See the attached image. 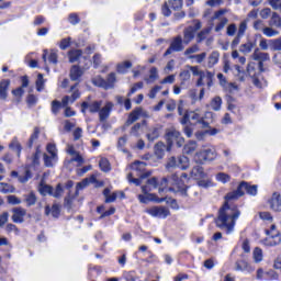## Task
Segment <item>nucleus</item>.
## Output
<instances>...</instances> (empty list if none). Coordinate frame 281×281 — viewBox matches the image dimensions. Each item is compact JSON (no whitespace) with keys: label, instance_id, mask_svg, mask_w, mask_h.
<instances>
[{"label":"nucleus","instance_id":"6ab92c4d","mask_svg":"<svg viewBox=\"0 0 281 281\" xmlns=\"http://www.w3.org/2000/svg\"><path fill=\"white\" fill-rule=\"evenodd\" d=\"M45 214L46 216H49V214H52V216L54 218H58V216H60V206L58 204H53L52 209L47 205L45 207Z\"/></svg>","mask_w":281,"mask_h":281},{"label":"nucleus","instance_id":"6e6d98bb","mask_svg":"<svg viewBox=\"0 0 281 281\" xmlns=\"http://www.w3.org/2000/svg\"><path fill=\"white\" fill-rule=\"evenodd\" d=\"M180 80H181V85H184L186 82H188V80H190V70H182L180 72Z\"/></svg>","mask_w":281,"mask_h":281},{"label":"nucleus","instance_id":"bf43d9fd","mask_svg":"<svg viewBox=\"0 0 281 281\" xmlns=\"http://www.w3.org/2000/svg\"><path fill=\"white\" fill-rule=\"evenodd\" d=\"M54 161H56V159L52 158V156H48L47 154H44V164L46 168H53Z\"/></svg>","mask_w":281,"mask_h":281},{"label":"nucleus","instance_id":"79ce46f5","mask_svg":"<svg viewBox=\"0 0 281 281\" xmlns=\"http://www.w3.org/2000/svg\"><path fill=\"white\" fill-rule=\"evenodd\" d=\"M9 147L11 148V150H16L18 157H21L22 147H21V143H19V140L13 139V140L10 143Z\"/></svg>","mask_w":281,"mask_h":281},{"label":"nucleus","instance_id":"9b49d317","mask_svg":"<svg viewBox=\"0 0 281 281\" xmlns=\"http://www.w3.org/2000/svg\"><path fill=\"white\" fill-rule=\"evenodd\" d=\"M13 215H12V221L13 223H25V214H27V211L23 207H14L12 210Z\"/></svg>","mask_w":281,"mask_h":281},{"label":"nucleus","instance_id":"c756f323","mask_svg":"<svg viewBox=\"0 0 281 281\" xmlns=\"http://www.w3.org/2000/svg\"><path fill=\"white\" fill-rule=\"evenodd\" d=\"M14 187L12 184L5 183V182H1L0 183V192H2V194H12L14 192Z\"/></svg>","mask_w":281,"mask_h":281},{"label":"nucleus","instance_id":"72a5a7b5","mask_svg":"<svg viewBox=\"0 0 281 281\" xmlns=\"http://www.w3.org/2000/svg\"><path fill=\"white\" fill-rule=\"evenodd\" d=\"M218 58H221V54L216 50L211 53L209 56V67H214L218 63Z\"/></svg>","mask_w":281,"mask_h":281},{"label":"nucleus","instance_id":"de8ad7c7","mask_svg":"<svg viewBox=\"0 0 281 281\" xmlns=\"http://www.w3.org/2000/svg\"><path fill=\"white\" fill-rule=\"evenodd\" d=\"M263 34L265 36H268V38H271L273 36H278V34H280V32L273 30L272 27L266 26V29H263Z\"/></svg>","mask_w":281,"mask_h":281},{"label":"nucleus","instance_id":"13d9d810","mask_svg":"<svg viewBox=\"0 0 281 281\" xmlns=\"http://www.w3.org/2000/svg\"><path fill=\"white\" fill-rule=\"evenodd\" d=\"M47 153H49L52 159H58V155H56V145L48 144L47 145Z\"/></svg>","mask_w":281,"mask_h":281},{"label":"nucleus","instance_id":"f8f14e48","mask_svg":"<svg viewBox=\"0 0 281 281\" xmlns=\"http://www.w3.org/2000/svg\"><path fill=\"white\" fill-rule=\"evenodd\" d=\"M269 205L273 212H281V195L278 192L272 194V198L269 200Z\"/></svg>","mask_w":281,"mask_h":281},{"label":"nucleus","instance_id":"c03bdc74","mask_svg":"<svg viewBox=\"0 0 281 281\" xmlns=\"http://www.w3.org/2000/svg\"><path fill=\"white\" fill-rule=\"evenodd\" d=\"M48 63H50V65H58V52L52 49L49 55H48Z\"/></svg>","mask_w":281,"mask_h":281},{"label":"nucleus","instance_id":"4468645a","mask_svg":"<svg viewBox=\"0 0 281 281\" xmlns=\"http://www.w3.org/2000/svg\"><path fill=\"white\" fill-rule=\"evenodd\" d=\"M195 34L196 33L194 32V29H192V25L186 27L183 30V40H182L184 45H190V43H192V41H194Z\"/></svg>","mask_w":281,"mask_h":281},{"label":"nucleus","instance_id":"cd10ccee","mask_svg":"<svg viewBox=\"0 0 281 281\" xmlns=\"http://www.w3.org/2000/svg\"><path fill=\"white\" fill-rule=\"evenodd\" d=\"M116 80L117 79L115 77V72H110L105 79V85L108 89H113L115 87Z\"/></svg>","mask_w":281,"mask_h":281},{"label":"nucleus","instance_id":"bb28decb","mask_svg":"<svg viewBox=\"0 0 281 281\" xmlns=\"http://www.w3.org/2000/svg\"><path fill=\"white\" fill-rule=\"evenodd\" d=\"M271 52H281V38L269 40Z\"/></svg>","mask_w":281,"mask_h":281},{"label":"nucleus","instance_id":"49530a36","mask_svg":"<svg viewBox=\"0 0 281 281\" xmlns=\"http://www.w3.org/2000/svg\"><path fill=\"white\" fill-rule=\"evenodd\" d=\"M40 192L44 196H47V194H49L52 196V193L54 192V188L49 184H44L41 187Z\"/></svg>","mask_w":281,"mask_h":281},{"label":"nucleus","instance_id":"b1692460","mask_svg":"<svg viewBox=\"0 0 281 281\" xmlns=\"http://www.w3.org/2000/svg\"><path fill=\"white\" fill-rule=\"evenodd\" d=\"M196 142L190 140L187 145L183 147L184 155H192L196 150Z\"/></svg>","mask_w":281,"mask_h":281},{"label":"nucleus","instance_id":"f3484780","mask_svg":"<svg viewBox=\"0 0 281 281\" xmlns=\"http://www.w3.org/2000/svg\"><path fill=\"white\" fill-rule=\"evenodd\" d=\"M236 271H248V273H251L254 271V268L249 266V263L246 260H238L235 263Z\"/></svg>","mask_w":281,"mask_h":281},{"label":"nucleus","instance_id":"2eb2a0df","mask_svg":"<svg viewBox=\"0 0 281 281\" xmlns=\"http://www.w3.org/2000/svg\"><path fill=\"white\" fill-rule=\"evenodd\" d=\"M150 171L140 173L139 178H133V173L127 175V180L130 183H135L136 186H142V180L148 179L150 177Z\"/></svg>","mask_w":281,"mask_h":281},{"label":"nucleus","instance_id":"f257e3e1","mask_svg":"<svg viewBox=\"0 0 281 281\" xmlns=\"http://www.w3.org/2000/svg\"><path fill=\"white\" fill-rule=\"evenodd\" d=\"M240 216V210L236 205H229L225 202L224 205L218 210L217 217L215 218V225L218 229H224L226 234H232L234 227H236V221Z\"/></svg>","mask_w":281,"mask_h":281},{"label":"nucleus","instance_id":"20e7f679","mask_svg":"<svg viewBox=\"0 0 281 281\" xmlns=\"http://www.w3.org/2000/svg\"><path fill=\"white\" fill-rule=\"evenodd\" d=\"M249 194L250 196H256L258 194V186L249 184L248 182L243 181L238 187L237 190L229 192L226 194V201H236V199H240V196H245Z\"/></svg>","mask_w":281,"mask_h":281},{"label":"nucleus","instance_id":"0e129e2a","mask_svg":"<svg viewBox=\"0 0 281 281\" xmlns=\"http://www.w3.org/2000/svg\"><path fill=\"white\" fill-rule=\"evenodd\" d=\"M68 21L69 23H71V25H78V23H80V18L76 13H70L68 16Z\"/></svg>","mask_w":281,"mask_h":281},{"label":"nucleus","instance_id":"4be33fe9","mask_svg":"<svg viewBox=\"0 0 281 281\" xmlns=\"http://www.w3.org/2000/svg\"><path fill=\"white\" fill-rule=\"evenodd\" d=\"M267 245L269 247H276V245H280L281 238L280 235L278 233L276 234H271L267 239Z\"/></svg>","mask_w":281,"mask_h":281},{"label":"nucleus","instance_id":"58836bf2","mask_svg":"<svg viewBox=\"0 0 281 281\" xmlns=\"http://www.w3.org/2000/svg\"><path fill=\"white\" fill-rule=\"evenodd\" d=\"M171 10H181V8H183V0H169L168 1Z\"/></svg>","mask_w":281,"mask_h":281},{"label":"nucleus","instance_id":"473e14b6","mask_svg":"<svg viewBox=\"0 0 281 281\" xmlns=\"http://www.w3.org/2000/svg\"><path fill=\"white\" fill-rule=\"evenodd\" d=\"M166 168H167V170H172L175 168H179V159H177V157H175V156L169 157Z\"/></svg>","mask_w":281,"mask_h":281},{"label":"nucleus","instance_id":"69168bd1","mask_svg":"<svg viewBox=\"0 0 281 281\" xmlns=\"http://www.w3.org/2000/svg\"><path fill=\"white\" fill-rule=\"evenodd\" d=\"M259 47L262 52H267V49H270L269 47V40L267 38H261L259 42Z\"/></svg>","mask_w":281,"mask_h":281},{"label":"nucleus","instance_id":"1a4fd4ad","mask_svg":"<svg viewBox=\"0 0 281 281\" xmlns=\"http://www.w3.org/2000/svg\"><path fill=\"white\" fill-rule=\"evenodd\" d=\"M142 115V108H136V109H134L131 113H130V115H128V117H127V120H126V122H125V124H124V126H123V130H126V128H128V126H131L132 124H135V122H137L138 120H139V116Z\"/></svg>","mask_w":281,"mask_h":281},{"label":"nucleus","instance_id":"ddd939ff","mask_svg":"<svg viewBox=\"0 0 281 281\" xmlns=\"http://www.w3.org/2000/svg\"><path fill=\"white\" fill-rule=\"evenodd\" d=\"M252 60L258 61H266L271 60V57L269 56V53L261 52L260 48H255L252 55H251Z\"/></svg>","mask_w":281,"mask_h":281},{"label":"nucleus","instance_id":"4d7b16f0","mask_svg":"<svg viewBox=\"0 0 281 281\" xmlns=\"http://www.w3.org/2000/svg\"><path fill=\"white\" fill-rule=\"evenodd\" d=\"M43 87H45V80L43 79V74H38L36 80L37 91H43Z\"/></svg>","mask_w":281,"mask_h":281},{"label":"nucleus","instance_id":"412c9836","mask_svg":"<svg viewBox=\"0 0 281 281\" xmlns=\"http://www.w3.org/2000/svg\"><path fill=\"white\" fill-rule=\"evenodd\" d=\"M159 135H160L159 127H150L146 137L148 142H155L156 139H159Z\"/></svg>","mask_w":281,"mask_h":281},{"label":"nucleus","instance_id":"5fc2aeb1","mask_svg":"<svg viewBox=\"0 0 281 281\" xmlns=\"http://www.w3.org/2000/svg\"><path fill=\"white\" fill-rule=\"evenodd\" d=\"M254 260L255 262H262V249L259 247L254 250Z\"/></svg>","mask_w":281,"mask_h":281},{"label":"nucleus","instance_id":"338daca9","mask_svg":"<svg viewBox=\"0 0 281 281\" xmlns=\"http://www.w3.org/2000/svg\"><path fill=\"white\" fill-rule=\"evenodd\" d=\"M217 181H221L222 183H227L229 181V175L220 172L216 176Z\"/></svg>","mask_w":281,"mask_h":281},{"label":"nucleus","instance_id":"8fccbe9b","mask_svg":"<svg viewBox=\"0 0 281 281\" xmlns=\"http://www.w3.org/2000/svg\"><path fill=\"white\" fill-rule=\"evenodd\" d=\"M25 201L29 206L36 205V194L34 192L26 194Z\"/></svg>","mask_w":281,"mask_h":281},{"label":"nucleus","instance_id":"3c124183","mask_svg":"<svg viewBox=\"0 0 281 281\" xmlns=\"http://www.w3.org/2000/svg\"><path fill=\"white\" fill-rule=\"evenodd\" d=\"M64 205L67 207V210H71V207H74V196H71V193H68V195L65 198Z\"/></svg>","mask_w":281,"mask_h":281},{"label":"nucleus","instance_id":"aec40b11","mask_svg":"<svg viewBox=\"0 0 281 281\" xmlns=\"http://www.w3.org/2000/svg\"><path fill=\"white\" fill-rule=\"evenodd\" d=\"M131 67H133V63L126 60L116 65V71L117 74H127V69H131Z\"/></svg>","mask_w":281,"mask_h":281},{"label":"nucleus","instance_id":"774afa93","mask_svg":"<svg viewBox=\"0 0 281 281\" xmlns=\"http://www.w3.org/2000/svg\"><path fill=\"white\" fill-rule=\"evenodd\" d=\"M192 175H194V177H203V175H204L203 167H201V166L193 167Z\"/></svg>","mask_w":281,"mask_h":281},{"label":"nucleus","instance_id":"a878e982","mask_svg":"<svg viewBox=\"0 0 281 281\" xmlns=\"http://www.w3.org/2000/svg\"><path fill=\"white\" fill-rule=\"evenodd\" d=\"M178 164L181 170H188L190 168V158L188 156H180L178 157Z\"/></svg>","mask_w":281,"mask_h":281},{"label":"nucleus","instance_id":"680f3d73","mask_svg":"<svg viewBox=\"0 0 281 281\" xmlns=\"http://www.w3.org/2000/svg\"><path fill=\"white\" fill-rule=\"evenodd\" d=\"M227 23H229V20L227 18H223L221 22L215 26V32H221L224 30Z\"/></svg>","mask_w":281,"mask_h":281},{"label":"nucleus","instance_id":"603ef678","mask_svg":"<svg viewBox=\"0 0 281 281\" xmlns=\"http://www.w3.org/2000/svg\"><path fill=\"white\" fill-rule=\"evenodd\" d=\"M189 115V120H192V122H194V124H199V122H201V115L194 111H190L188 112Z\"/></svg>","mask_w":281,"mask_h":281},{"label":"nucleus","instance_id":"37998d69","mask_svg":"<svg viewBox=\"0 0 281 281\" xmlns=\"http://www.w3.org/2000/svg\"><path fill=\"white\" fill-rule=\"evenodd\" d=\"M196 60V63L199 65H201V63H203V60H205V58H207V53H201V54H198V55H191L189 56V60Z\"/></svg>","mask_w":281,"mask_h":281},{"label":"nucleus","instance_id":"09e8293b","mask_svg":"<svg viewBox=\"0 0 281 281\" xmlns=\"http://www.w3.org/2000/svg\"><path fill=\"white\" fill-rule=\"evenodd\" d=\"M18 179L20 183H27V181L32 179V172L29 169H26L24 176H19Z\"/></svg>","mask_w":281,"mask_h":281},{"label":"nucleus","instance_id":"39448f33","mask_svg":"<svg viewBox=\"0 0 281 281\" xmlns=\"http://www.w3.org/2000/svg\"><path fill=\"white\" fill-rule=\"evenodd\" d=\"M166 137H167V150H170L175 143L178 148H181L183 144H186V138L181 136V132L175 128L168 130L166 132Z\"/></svg>","mask_w":281,"mask_h":281},{"label":"nucleus","instance_id":"0eeeda50","mask_svg":"<svg viewBox=\"0 0 281 281\" xmlns=\"http://www.w3.org/2000/svg\"><path fill=\"white\" fill-rule=\"evenodd\" d=\"M147 214L155 218H168L170 216V210L166 206H153L147 210Z\"/></svg>","mask_w":281,"mask_h":281},{"label":"nucleus","instance_id":"7c9ffc66","mask_svg":"<svg viewBox=\"0 0 281 281\" xmlns=\"http://www.w3.org/2000/svg\"><path fill=\"white\" fill-rule=\"evenodd\" d=\"M77 87L78 82L70 87V92H72L70 95V104H74L75 101L80 98V90H76Z\"/></svg>","mask_w":281,"mask_h":281},{"label":"nucleus","instance_id":"6e6552de","mask_svg":"<svg viewBox=\"0 0 281 281\" xmlns=\"http://www.w3.org/2000/svg\"><path fill=\"white\" fill-rule=\"evenodd\" d=\"M196 162L203 164V161H214L216 159V151L214 149H204L196 154Z\"/></svg>","mask_w":281,"mask_h":281},{"label":"nucleus","instance_id":"864d4df0","mask_svg":"<svg viewBox=\"0 0 281 281\" xmlns=\"http://www.w3.org/2000/svg\"><path fill=\"white\" fill-rule=\"evenodd\" d=\"M265 22L262 20H256L254 22V30H256L257 32H265Z\"/></svg>","mask_w":281,"mask_h":281},{"label":"nucleus","instance_id":"7ed1b4c3","mask_svg":"<svg viewBox=\"0 0 281 281\" xmlns=\"http://www.w3.org/2000/svg\"><path fill=\"white\" fill-rule=\"evenodd\" d=\"M169 188V192H175L176 196H188V186L178 177L177 173L165 177L160 181L159 192L164 191V188Z\"/></svg>","mask_w":281,"mask_h":281},{"label":"nucleus","instance_id":"c9c22d12","mask_svg":"<svg viewBox=\"0 0 281 281\" xmlns=\"http://www.w3.org/2000/svg\"><path fill=\"white\" fill-rule=\"evenodd\" d=\"M132 170H135L136 172H144L146 170V162L144 161H135L131 165Z\"/></svg>","mask_w":281,"mask_h":281},{"label":"nucleus","instance_id":"393cba45","mask_svg":"<svg viewBox=\"0 0 281 281\" xmlns=\"http://www.w3.org/2000/svg\"><path fill=\"white\" fill-rule=\"evenodd\" d=\"M256 47V43L254 42H247L246 44H241L239 47V52L241 54H251V50Z\"/></svg>","mask_w":281,"mask_h":281},{"label":"nucleus","instance_id":"ea45409f","mask_svg":"<svg viewBox=\"0 0 281 281\" xmlns=\"http://www.w3.org/2000/svg\"><path fill=\"white\" fill-rule=\"evenodd\" d=\"M92 82L95 87H101V89L109 90V88L106 86V79H103L102 77H98V78L93 79Z\"/></svg>","mask_w":281,"mask_h":281},{"label":"nucleus","instance_id":"e433bc0d","mask_svg":"<svg viewBox=\"0 0 281 281\" xmlns=\"http://www.w3.org/2000/svg\"><path fill=\"white\" fill-rule=\"evenodd\" d=\"M222 104H223V99H221V97H215L211 101V108L213 109V111H221Z\"/></svg>","mask_w":281,"mask_h":281},{"label":"nucleus","instance_id":"4c0bfd02","mask_svg":"<svg viewBox=\"0 0 281 281\" xmlns=\"http://www.w3.org/2000/svg\"><path fill=\"white\" fill-rule=\"evenodd\" d=\"M38 135H41V130H38V127H35L34 128V132L33 134L31 135L30 139H29V143H27V146L30 148H32V146H34V142H36V139H38Z\"/></svg>","mask_w":281,"mask_h":281},{"label":"nucleus","instance_id":"a19ab883","mask_svg":"<svg viewBox=\"0 0 281 281\" xmlns=\"http://www.w3.org/2000/svg\"><path fill=\"white\" fill-rule=\"evenodd\" d=\"M196 52H201V48L199 47V45L193 44L192 46L188 47L183 54L189 58V56H192V54H196Z\"/></svg>","mask_w":281,"mask_h":281},{"label":"nucleus","instance_id":"f03ea898","mask_svg":"<svg viewBox=\"0 0 281 281\" xmlns=\"http://www.w3.org/2000/svg\"><path fill=\"white\" fill-rule=\"evenodd\" d=\"M103 101L97 100V101H83L81 103V113H87V109L89 113H98L99 114V122H106L109 117H111V111H113V102L108 101L102 106Z\"/></svg>","mask_w":281,"mask_h":281},{"label":"nucleus","instance_id":"5701e85b","mask_svg":"<svg viewBox=\"0 0 281 281\" xmlns=\"http://www.w3.org/2000/svg\"><path fill=\"white\" fill-rule=\"evenodd\" d=\"M142 126H146V120H143L142 123H136L133 125L130 131V135L133 137H139V131H142Z\"/></svg>","mask_w":281,"mask_h":281},{"label":"nucleus","instance_id":"dca6fc26","mask_svg":"<svg viewBox=\"0 0 281 281\" xmlns=\"http://www.w3.org/2000/svg\"><path fill=\"white\" fill-rule=\"evenodd\" d=\"M166 148L168 149V147L166 146V144H164V142H158L155 145L154 153L157 159H164V156L166 155Z\"/></svg>","mask_w":281,"mask_h":281},{"label":"nucleus","instance_id":"c85d7f7f","mask_svg":"<svg viewBox=\"0 0 281 281\" xmlns=\"http://www.w3.org/2000/svg\"><path fill=\"white\" fill-rule=\"evenodd\" d=\"M210 32H212L211 27H206V29L200 31L196 35V43H203V41H205V38H207V34H210Z\"/></svg>","mask_w":281,"mask_h":281},{"label":"nucleus","instance_id":"423d86ee","mask_svg":"<svg viewBox=\"0 0 281 281\" xmlns=\"http://www.w3.org/2000/svg\"><path fill=\"white\" fill-rule=\"evenodd\" d=\"M183 37L181 35H177L176 37L172 38L169 47L167 50L164 53V56H170L172 52H183L186 49V46H183Z\"/></svg>","mask_w":281,"mask_h":281},{"label":"nucleus","instance_id":"f704fd0d","mask_svg":"<svg viewBox=\"0 0 281 281\" xmlns=\"http://www.w3.org/2000/svg\"><path fill=\"white\" fill-rule=\"evenodd\" d=\"M80 56H82V50L75 49L69 52V60L70 63H78Z\"/></svg>","mask_w":281,"mask_h":281},{"label":"nucleus","instance_id":"e2e57ef3","mask_svg":"<svg viewBox=\"0 0 281 281\" xmlns=\"http://www.w3.org/2000/svg\"><path fill=\"white\" fill-rule=\"evenodd\" d=\"M60 101L58 100H54L52 102V113H54V115H58V111H60Z\"/></svg>","mask_w":281,"mask_h":281},{"label":"nucleus","instance_id":"052dcab7","mask_svg":"<svg viewBox=\"0 0 281 281\" xmlns=\"http://www.w3.org/2000/svg\"><path fill=\"white\" fill-rule=\"evenodd\" d=\"M52 196H54V199H60V196H63V186L61 184H57L56 189H53V193Z\"/></svg>","mask_w":281,"mask_h":281},{"label":"nucleus","instance_id":"2f4dec72","mask_svg":"<svg viewBox=\"0 0 281 281\" xmlns=\"http://www.w3.org/2000/svg\"><path fill=\"white\" fill-rule=\"evenodd\" d=\"M99 167L102 170V172H110L111 171V162H109V159L101 158L99 161Z\"/></svg>","mask_w":281,"mask_h":281},{"label":"nucleus","instance_id":"9d476101","mask_svg":"<svg viewBox=\"0 0 281 281\" xmlns=\"http://www.w3.org/2000/svg\"><path fill=\"white\" fill-rule=\"evenodd\" d=\"M85 75V70L80 68L78 65H74L69 71V78L72 82H80V78Z\"/></svg>","mask_w":281,"mask_h":281},{"label":"nucleus","instance_id":"a18cd8bd","mask_svg":"<svg viewBox=\"0 0 281 281\" xmlns=\"http://www.w3.org/2000/svg\"><path fill=\"white\" fill-rule=\"evenodd\" d=\"M269 25H274L276 27H280L281 25L280 14L273 12Z\"/></svg>","mask_w":281,"mask_h":281},{"label":"nucleus","instance_id":"a211bd4d","mask_svg":"<svg viewBox=\"0 0 281 281\" xmlns=\"http://www.w3.org/2000/svg\"><path fill=\"white\" fill-rule=\"evenodd\" d=\"M8 89H10V80H2L0 82V100H7Z\"/></svg>","mask_w":281,"mask_h":281}]
</instances>
